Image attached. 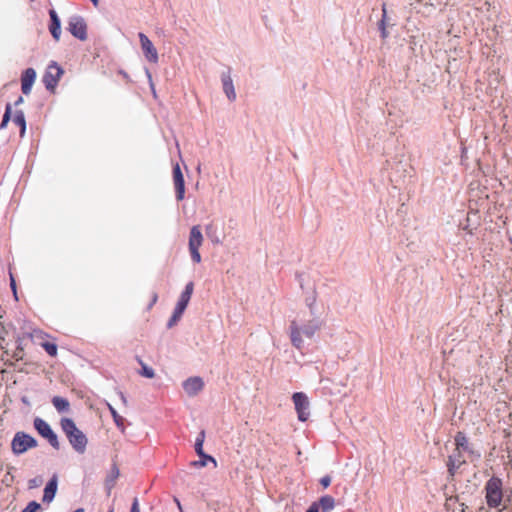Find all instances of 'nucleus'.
I'll return each mask as SVG.
<instances>
[{"mask_svg":"<svg viewBox=\"0 0 512 512\" xmlns=\"http://www.w3.org/2000/svg\"><path fill=\"white\" fill-rule=\"evenodd\" d=\"M455 449L448 458L447 467L451 476L463 474L472 464L478 465L481 459V453L471 445L462 433L455 436Z\"/></svg>","mask_w":512,"mask_h":512,"instance_id":"1","label":"nucleus"},{"mask_svg":"<svg viewBox=\"0 0 512 512\" xmlns=\"http://www.w3.org/2000/svg\"><path fill=\"white\" fill-rule=\"evenodd\" d=\"M321 318L311 310H305L297 314L289 325L291 343L297 349L302 348L304 342L314 337L322 327Z\"/></svg>","mask_w":512,"mask_h":512,"instance_id":"2","label":"nucleus"},{"mask_svg":"<svg viewBox=\"0 0 512 512\" xmlns=\"http://www.w3.org/2000/svg\"><path fill=\"white\" fill-rule=\"evenodd\" d=\"M61 427L72 447L77 452L84 453L87 446V438L84 433L76 427L74 421L69 418H64L61 421Z\"/></svg>","mask_w":512,"mask_h":512,"instance_id":"3","label":"nucleus"},{"mask_svg":"<svg viewBox=\"0 0 512 512\" xmlns=\"http://www.w3.org/2000/svg\"><path fill=\"white\" fill-rule=\"evenodd\" d=\"M485 499L489 507L498 508L504 506V492L502 481L491 478L485 485Z\"/></svg>","mask_w":512,"mask_h":512,"instance_id":"4","label":"nucleus"},{"mask_svg":"<svg viewBox=\"0 0 512 512\" xmlns=\"http://www.w3.org/2000/svg\"><path fill=\"white\" fill-rule=\"evenodd\" d=\"M37 446V441L31 435L19 431L11 441V450L15 455H20Z\"/></svg>","mask_w":512,"mask_h":512,"instance_id":"5","label":"nucleus"},{"mask_svg":"<svg viewBox=\"0 0 512 512\" xmlns=\"http://www.w3.org/2000/svg\"><path fill=\"white\" fill-rule=\"evenodd\" d=\"M203 243V235L200 226L195 225L190 230L189 235V251L191 254V258L195 263H199L201 261V255L199 252V248Z\"/></svg>","mask_w":512,"mask_h":512,"instance_id":"6","label":"nucleus"},{"mask_svg":"<svg viewBox=\"0 0 512 512\" xmlns=\"http://www.w3.org/2000/svg\"><path fill=\"white\" fill-rule=\"evenodd\" d=\"M193 289H194L193 283L189 282L186 285L185 290L181 293L179 300L177 302V305L175 307L174 313L172 315L171 321L169 323L170 326L175 324L181 318L184 310L186 309V307L190 301L191 295L193 293Z\"/></svg>","mask_w":512,"mask_h":512,"instance_id":"7","label":"nucleus"},{"mask_svg":"<svg viewBox=\"0 0 512 512\" xmlns=\"http://www.w3.org/2000/svg\"><path fill=\"white\" fill-rule=\"evenodd\" d=\"M138 38L142 53L146 61L156 64L159 61V54L153 42L144 33H139Z\"/></svg>","mask_w":512,"mask_h":512,"instance_id":"8","label":"nucleus"},{"mask_svg":"<svg viewBox=\"0 0 512 512\" xmlns=\"http://www.w3.org/2000/svg\"><path fill=\"white\" fill-rule=\"evenodd\" d=\"M298 419L302 422L307 421L310 416V402L308 397L301 392L294 393L292 396Z\"/></svg>","mask_w":512,"mask_h":512,"instance_id":"9","label":"nucleus"},{"mask_svg":"<svg viewBox=\"0 0 512 512\" xmlns=\"http://www.w3.org/2000/svg\"><path fill=\"white\" fill-rule=\"evenodd\" d=\"M63 74V69L56 63H52L48 66L44 75V83L47 89L54 90L57 82Z\"/></svg>","mask_w":512,"mask_h":512,"instance_id":"10","label":"nucleus"},{"mask_svg":"<svg viewBox=\"0 0 512 512\" xmlns=\"http://www.w3.org/2000/svg\"><path fill=\"white\" fill-rule=\"evenodd\" d=\"M204 385L203 378L199 376L189 377L182 384L185 393L190 397L198 395L203 390Z\"/></svg>","mask_w":512,"mask_h":512,"instance_id":"11","label":"nucleus"},{"mask_svg":"<svg viewBox=\"0 0 512 512\" xmlns=\"http://www.w3.org/2000/svg\"><path fill=\"white\" fill-rule=\"evenodd\" d=\"M206 235L210 239V241L214 244L222 243L225 239V232L223 225L218 222H210L206 226Z\"/></svg>","mask_w":512,"mask_h":512,"instance_id":"12","label":"nucleus"},{"mask_svg":"<svg viewBox=\"0 0 512 512\" xmlns=\"http://www.w3.org/2000/svg\"><path fill=\"white\" fill-rule=\"evenodd\" d=\"M68 29L71 32V34L73 36H75L76 38H78L82 41L86 40V38H87L86 24L81 17H79V16L72 17L69 20Z\"/></svg>","mask_w":512,"mask_h":512,"instance_id":"13","label":"nucleus"},{"mask_svg":"<svg viewBox=\"0 0 512 512\" xmlns=\"http://www.w3.org/2000/svg\"><path fill=\"white\" fill-rule=\"evenodd\" d=\"M34 427L40 435L49 440L51 445L54 447L58 445L57 437L46 421L41 418H36L34 421Z\"/></svg>","mask_w":512,"mask_h":512,"instance_id":"14","label":"nucleus"},{"mask_svg":"<svg viewBox=\"0 0 512 512\" xmlns=\"http://www.w3.org/2000/svg\"><path fill=\"white\" fill-rule=\"evenodd\" d=\"M221 83H222L223 92H224L225 96L227 97V99L230 102L235 101L237 94H236V90L234 87V82H233L232 76L229 72L223 73L221 75Z\"/></svg>","mask_w":512,"mask_h":512,"instance_id":"15","label":"nucleus"},{"mask_svg":"<svg viewBox=\"0 0 512 512\" xmlns=\"http://www.w3.org/2000/svg\"><path fill=\"white\" fill-rule=\"evenodd\" d=\"M173 180L176 189L177 199L182 200L185 194V181L180 166L178 164H176L173 168Z\"/></svg>","mask_w":512,"mask_h":512,"instance_id":"16","label":"nucleus"},{"mask_svg":"<svg viewBox=\"0 0 512 512\" xmlns=\"http://www.w3.org/2000/svg\"><path fill=\"white\" fill-rule=\"evenodd\" d=\"M36 80V71L33 68H28L23 72L21 84L22 92L25 95L30 94L32 87Z\"/></svg>","mask_w":512,"mask_h":512,"instance_id":"17","label":"nucleus"},{"mask_svg":"<svg viewBox=\"0 0 512 512\" xmlns=\"http://www.w3.org/2000/svg\"><path fill=\"white\" fill-rule=\"evenodd\" d=\"M51 25L49 30L56 41L61 37V22L55 10L50 11Z\"/></svg>","mask_w":512,"mask_h":512,"instance_id":"18","label":"nucleus"},{"mask_svg":"<svg viewBox=\"0 0 512 512\" xmlns=\"http://www.w3.org/2000/svg\"><path fill=\"white\" fill-rule=\"evenodd\" d=\"M57 491V482L55 479H52L45 487L44 489V495H43V501L45 502H51L56 494Z\"/></svg>","mask_w":512,"mask_h":512,"instance_id":"19","label":"nucleus"},{"mask_svg":"<svg viewBox=\"0 0 512 512\" xmlns=\"http://www.w3.org/2000/svg\"><path fill=\"white\" fill-rule=\"evenodd\" d=\"M316 505H318L319 509L322 511V512H329L331 511L334 506H335V502H334V499L330 496H324L322 497L319 502L315 503Z\"/></svg>","mask_w":512,"mask_h":512,"instance_id":"20","label":"nucleus"},{"mask_svg":"<svg viewBox=\"0 0 512 512\" xmlns=\"http://www.w3.org/2000/svg\"><path fill=\"white\" fill-rule=\"evenodd\" d=\"M53 405L54 407L59 411V412H62V411H65L69 408V402L62 398V397H54L53 400Z\"/></svg>","mask_w":512,"mask_h":512,"instance_id":"21","label":"nucleus"},{"mask_svg":"<svg viewBox=\"0 0 512 512\" xmlns=\"http://www.w3.org/2000/svg\"><path fill=\"white\" fill-rule=\"evenodd\" d=\"M202 457V459L200 461H196L193 463V465L195 466H200V467H204L206 466L209 462L213 463L214 466H216V461L213 457L209 456V455H206V454H203V455H200Z\"/></svg>","mask_w":512,"mask_h":512,"instance_id":"22","label":"nucleus"},{"mask_svg":"<svg viewBox=\"0 0 512 512\" xmlns=\"http://www.w3.org/2000/svg\"><path fill=\"white\" fill-rule=\"evenodd\" d=\"M41 510V505L38 502L32 501L22 510V512H38Z\"/></svg>","mask_w":512,"mask_h":512,"instance_id":"23","label":"nucleus"},{"mask_svg":"<svg viewBox=\"0 0 512 512\" xmlns=\"http://www.w3.org/2000/svg\"><path fill=\"white\" fill-rule=\"evenodd\" d=\"M203 442H204V433L202 432L200 434V436L197 438L196 440V443H195V450L197 452L198 455H203L204 452H203Z\"/></svg>","mask_w":512,"mask_h":512,"instance_id":"24","label":"nucleus"},{"mask_svg":"<svg viewBox=\"0 0 512 512\" xmlns=\"http://www.w3.org/2000/svg\"><path fill=\"white\" fill-rule=\"evenodd\" d=\"M13 121L16 122L17 124H19L21 126V135L24 134L25 132V119H24V115L22 113L20 114H16L13 118Z\"/></svg>","mask_w":512,"mask_h":512,"instance_id":"25","label":"nucleus"},{"mask_svg":"<svg viewBox=\"0 0 512 512\" xmlns=\"http://www.w3.org/2000/svg\"><path fill=\"white\" fill-rule=\"evenodd\" d=\"M141 375L146 378H154L155 377V371L152 367H149L147 365L142 366Z\"/></svg>","mask_w":512,"mask_h":512,"instance_id":"26","label":"nucleus"},{"mask_svg":"<svg viewBox=\"0 0 512 512\" xmlns=\"http://www.w3.org/2000/svg\"><path fill=\"white\" fill-rule=\"evenodd\" d=\"M45 350L47 351V353L51 356H54L56 355V352H57V348L55 345L53 344H45Z\"/></svg>","mask_w":512,"mask_h":512,"instance_id":"27","label":"nucleus"},{"mask_svg":"<svg viewBox=\"0 0 512 512\" xmlns=\"http://www.w3.org/2000/svg\"><path fill=\"white\" fill-rule=\"evenodd\" d=\"M320 483L324 488H327L331 483V478L329 476H325L320 480Z\"/></svg>","mask_w":512,"mask_h":512,"instance_id":"28","label":"nucleus"},{"mask_svg":"<svg viewBox=\"0 0 512 512\" xmlns=\"http://www.w3.org/2000/svg\"><path fill=\"white\" fill-rule=\"evenodd\" d=\"M130 512H140L138 500L134 499Z\"/></svg>","mask_w":512,"mask_h":512,"instance_id":"29","label":"nucleus"},{"mask_svg":"<svg viewBox=\"0 0 512 512\" xmlns=\"http://www.w3.org/2000/svg\"><path fill=\"white\" fill-rule=\"evenodd\" d=\"M9 117H10V108L8 107L7 110H6V113L4 115L3 121H2V126H4L6 124V122L9 119Z\"/></svg>","mask_w":512,"mask_h":512,"instance_id":"30","label":"nucleus"},{"mask_svg":"<svg viewBox=\"0 0 512 512\" xmlns=\"http://www.w3.org/2000/svg\"><path fill=\"white\" fill-rule=\"evenodd\" d=\"M319 510H320V509H319L318 505L313 504V505L308 509V511H307V512H319Z\"/></svg>","mask_w":512,"mask_h":512,"instance_id":"31","label":"nucleus"},{"mask_svg":"<svg viewBox=\"0 0 512 512\" xmlns=\"http://www.w3.org/2000/svg\"><path fill=\"white\" fill-rule=\"evenodd\" d=\"M457 502V499H449L448 502H447V505L450 507L452 506L453 504H455Z\"/></svg>","mask_w":512,"mask_h":512,"instance_id":"32","label":"nucleus"},{"mask_svg":"<svg viewBox=\"0 0 512 512\" xmlns=\"http://www.w3.org/2000/svg\"><path fill=\"white\" fill-rule=\"evenodd\" d=\"M90 1H91L95 6H97V5H98V3H99V0H90Z\"/></svg>","mask_w":512,"mask_h":512,"instance_id":"33","label":"nucleus"},{"mask_svg":"<svg viewBox=\"0 0 512 512\" xmlns=\"http://www.w3.org/2000/svg\"><path fill=\"white\" fill-rule=\"evenodd\" d=\"M460 506L462 507L461 512H464V511H465V509H464V504H463V503H461V504H460Z\"/></svg>","mask_w":512,"mask_h":512,"instance_id":"34","label":"nucleus"},{"mask_svg":"<svg viewBox=\"0 0 512 512\" xmlns=\"http://www.w3.org/2000/svg\"><path fill=\"white\" fill-rule=\"evenodd\" d=\"M74 512H84V510L82 508H79V509L75 510Z\"/></svg>","mask_w":512,"mask_h":512,"instance_id":"35","label":"nucleus"},{"mask_svg":"<svg viewBox=\"0 0 512 512\" xmlns=\"http://www.w3.org/2000/svg\"><path fill=\"white\" fill-rule=\"evenodd\" d=\"M22 102H23V98H22V97H20V98L18 99L17 103H22Z\"/></svg>","mask_w":512,"mask_h":512,"instance_id":"36","label":"nucleus"}]
</instances>
